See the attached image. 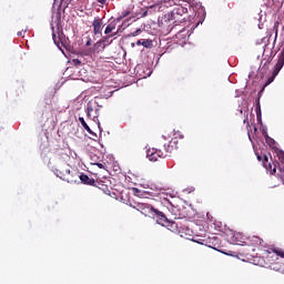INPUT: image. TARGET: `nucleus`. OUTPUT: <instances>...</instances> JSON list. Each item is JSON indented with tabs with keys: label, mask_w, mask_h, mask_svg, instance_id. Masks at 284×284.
<instances>
[{
	"label": "nucleus",
	"mask_w": 284,
	"mask_h": 284,
	"mask_svg": "<svg viewBox=\"0 0 284 284\" xmlns=\"http://www.w3.org/2000/svg\"><path fill=\"white\" fill-rule=\"evenodd\" d=\"M187 8L190 9V6H185V2H179L171 12L160 17L158 19L160 32L168 36L179 23H183L185 21L183 16L187 14Z\"/></svg>",
	"instance_id": "1"
},
{
	"label": "nucleus",
	"mask_w": 284,
	"mask_h": 284,
	"mask_svg": "<svg viewBox=\"0 0 284 284\" xmlns=\"http://www.w3.org/2000/svg\"><path fill=\"white\" fill-rule=\"evenodd\" d=\"M178 3H184V6H189L190 10L195 12V17L196 14H201V12H205L203 4L196 0H163L159 3L145 7L148 17L149 14H154V12H163V10L166 8H172V6H176Z\"/></svg>",
	"instance_id": "2"
},
{
	"label": "nucleus",
	"mask_w": 284,
	"mask_h": 284,
	"mask_svg": "<svg viewBox=\"0 0 284 284\" xmlns=\"http://www.w3.org/2000/svg\"><path fill=\"white\" fill-rule=\"evenodd\" d=\"M57 3H59L58 9L57 11H52L51 16L52 39L57 48L63 52V48H65V36L61 30V3H63V0H54V6Z\"/></svg>",
	"instance_id": "3"
},
{
	"label": "nucleus",
	"mask_w": 284,
	"mask_h": 284,
	"mask_svg": "<svg viewBox=\"0 0 284 284\" xmlns=\"http://www.w3.org/2000/svg\"><path fill=\"white\" fill-rule=\"evenodd\" d=\"M101 108H103V105L99 104V99L95 98L87 103L85 112L88 118L97 123L100 134H103V128H101V122L99 121Z\"/></svg>",
	"instance_id": "4"
},
{
	"label": "nucleus",
	"mask_w": 284,
	"mask_h": 284,
	"mask_svg": "<svg viewBox=\"0 0 284 284\" xmlns=\"http://www.w3.org/2000/svg\"><path fill=\"white\" fill-rule=\"evenodd\" d=\"M265 142L268 145V148H271V150H273V152L276 154L280 163L278 165V173L277 175L280 176L281 181L284 184V151L282 149L278 148V143L275 142V140L271 136L265 138Z\"/></svg>",
	"instance_id": "5"
},
{
	"label": "nucleus",
	"mask_w": 284,
	"mask_h": 284,
	"mask_svg": "<svg viewBox=\"0 0 284 284\" xmlns=\"http://www.w3.org/2000/svg\"><path fill=\"white\" fill-rule=\"evenodd\" d=\"M150 214H152V217L158 223V225H162L165 227V225L170 224V221L168 220V216L165 214L156 209L154 206L146 205Z\"/></svg>",
	"instance_id": "6"
},
{
	"label": "nucleus",
	"mask_w": 284,
	"mask_h": 284,
	"mask_svg": "<svg viewBox=\"0 0 284 284\" xmlns=\"http://www.w3.org/2000/svg\"><path fill=\"white\" fill-rule=\"evenodd\" d=\"M125 17H130V10H125L122 11L121 14L112 20L105 28L104 30V34H112V32H114V30H116V24L121 23V21H123V19H125Z\"/></svg>",
	"instance_id": "7"
},
{
	"label": "nucleus",
	"mask_w": 284,
	"mask_h": 284,
	"mask_svg": "<svg viewBox=\"0 0 284 284\" xmlns=\"http://www.w3.org/2000/svg\"><path fill=\"white\" fill-rule=\"evenodd\" d=\"M257 161H262L263 168H265L266 172H270V174H276V164L272 166V162H270V159L267 155H264L263 158L261 154L255 153Z\"/></svg>",
	"instance_id": "8"
},
{
	"label": "nucleus",
	"mask_w": 284,
	"mask_h": 284,
	"mask_svg": "<svg viewBox=\"0 0 284 284\" xmlns=\"http://www.w3.org/2000/svg\"><path fill=\"white\" fill-rule=\"evenodd\" d=\"M92 28L95 37H103V19L95 17L92 22Z\"/></svg>",
	"instance_id": "9"
},
{
	"label": "nucleus",
	"mask_w": 284,
	"mask_h": 284,
	"mask_svg": "<svg viewBox=\"0 0 284 284\" xmlns=\"http://www.w3.org/2000/svg\"><path fill=\"white\" fill-rule=\"evenodd\" d=\"M250 237H246L245 235H243V233H234L231 236V243H233L234 245H247V242Z\"/></svg>",
	"instance_id": "10"
},
{
	"label": "nucleus",
	"mask_w": 284,
	"mask_h": 284,
	"mask_svg": "<svg viewBox=\"0 0 284 284\" xmlns=\"http://www.w3.org/2000/svg\"><path fill=\"white\" fill-rule=\"evenodd\" d=\"M146 158L149 159V161H159V159L163 158V151L159 149H149L146 151Z\"/></svg>",
	"instance_id": "11"
},
{
	"label": "nucleus",
	"mask_w": 284,
	"mask_h": 284,
	"mask_svg": "<svg viewBox=\"0 0 284 284\" xmlns=\"http://www.w3.org/2000/svg\"><path fill=\"white\" fill-rule=\"evenodd\" d=\"M148 17V10L145 8H139L132 11L130 21H138V19H143Z\"/></svg>",
	"instance_id": "12"
},
{
	"label": "nucleus",
	"mask_w": 284,
	"mask_h": 284,
	"mask_svg": "<svg viewBox=\"0 0 284 284\" xmlns=\"http://www.w3.org/2000/svg\"><path fill=\"white\" fill-rule=\"evenodd\" d=\"M270 63H272V57H268L267 60L260 65V72L262 74H267V71L270 70Z\"/></svg>",
	"instance_id": "13"
},
{
	"label": "nucleus",
	"mask_w": 284,
	"mask_h": 284,
	"mask_svg": "<svg viewBox=\"0 0 284 284\" xmlns=\"http://www.w3.org/2000/svg\"><path fill=\"white\" fill-rule=\"evenodd\" d=\"M81 183H83L84 185H94V179L88 176L84 173H81L79 176Z\"/></svg>",
	"instance_id": "14"
},
{
	"label": "nucleus",
	"mask_w": 284,
	"mask_h": 284,
	"mask_svg": "<svg viewBox=\"0 0 284 284\" xmlns=\"http://www.w3.org/2000/svg\"><path fill=\"white\" fill-rule=\"evenodd\" d=\"M136 45H143V48H152V40H138Z\"/></svg>",
	"instance_id": "15"
},
{
	"label": "nucleus",
	"mask_w": 284,
	"mask_h": 284,
	"mask_svg": "<svg viewBox=\"0 0 284 284\" xmlns=\"http://www.w3.org/2000/svg\"><path fill=\"white\" fill-rule=\"evenodd\" d=\"M189 241H193V243H199L200 245H205V240L195 236V237H187Z\"/></svg>",
	"instance_id": "16"
},
{
	"label": "nucleus",
	"mask_w": 284,
	"mask_h": 284,
	"mask_svg": "<svg viewBox=\"0 0 284 284\" xmlns=\"http://www.w3.org/2000/svg\"><path fill=\"white\" fill-rule=\"evenodd\" d=\"M251 243L252 245H263V240L258 236H253L251 237Z\"/></svg>",
	"instance_id": "17"
},
{
	"label": "nucleus",
	"mask_w": 284,
	"mask_h": 284,
	"mask_svg": "<svg viewBox=\"0 0 284 284\" xmlns=\"http://www.w3.org/2000/svg\"><path fill=\"white\" fill-rule=\"evenodd\" d=\"M273 254H276V256L284 258V251L282 248H273Z\"/></svg>",
	"instance_id": "18"
},
{
	"label": "nucleus",
	"mask_w": 284,
	"mask_h": 284,
	"mask_svg": "<svg viewBox=\"0 0 284 284\" xmlns=\"http://www.w3.org/2000/svg\"><path fill=\"white\" fill-rule=\"evenodd\" d=\"M79 122L81 123L82 128H84V130H90V125H88V122H85L84 118H79Z\"/></svg>",
	"instance_id": "19"
},
{
	"label": "nucleus",
	"mask_w": 284,
	"mask_h": 284,
	"mask_svg": "<svg viewBox=\"0 0 284 284\" xmlns=\"http://www.w3.org/2000/svg\"><path fill=\"white\" fill-rule=\"evenodd\" d=\"M116 34H119V31H116V32H114V33H112V34H106V37H104L103 39H102V42L103 43H105V41H108V39H112V37H116Z\"/></svg>",
	"instance_id": "20"
},
{
	"label": "nucleus",
	"mask_w": 284,
	"mask_h": 284,
	"mask_svg": "<svg viewBox=\"0 0 284 284\" xmlns=\"http://www.w3.org/2000/svg\"><path fill=\"white\" fill-rule=\"evenodd\" d=\"M176 39H181V37H185V29H181L176 34Z\"/></svg>",
	"instance_id": "21"
},
{
	"label": "nucleus",
	"mask_w": 284,
	"mask_h": 284,
	"mask_svg": "<svg viewBox=\"0 0 284 284\" xmlns=\"http://www.w3.org/2000/svg\"><path fill=\"white\" fill-rule=\"evenodd\" d=\"M260 30H263V14H260L258 17V24H257Z\"/></svg>",
	"instance_id": "22"
},
{
	"label": "nucleus",
	"mask_w": 284,
	"mask_h": 284,
	"mask_svg": "<svg viewBox=\"0 0 284 284\" xmlns=\"http://www.w3.org/2000/svg\"><path fill=\"white\" fill-rule=\"evenodd\" d=\"M255 110H256L257 119H261V103H257Z\"/></svg>",
	"instance_id": "23"
},
{
	"label": "nucleus",
	"mask_w": 284,
	"mask_h": 284,
	"mask_svg": "<svg viewBox=\"0 0 284 284\" xmlns=\"http://www.w3.org/2000/svg\"><path fill=\"white\" fill-rule=\"evenodd\" d=\"M87 132H88L91 136H93V141H94V139H98L97 133H95L94 131H92V129L87 130Z\"/></svg>",
	"instance_id": "24"
},
{
	"label": "nucleus",
	"mask_w": 284,
	"mask_h": 284,
	"mask_svg": "<svg viewBox=\"0 0 284 284\" xmlns=\"http://www.w3.org/2000/svg\"><path fill=\"white\" fill-rule=\"evenodd\" d=\"M139 34H141V29H138L134 32H131L130 37H139Z\"/></svg>",
	"instance_id": "25"
},
{
	"label": "nucleus",
	"mask_w": 284,
	"mask_h": 284,
	"mask_svg": "<svg viewBox=\"0 0 284 284\" xmlns=\"http://www.w3.org/2000/svg\"><path fill=\"white\" fill-rule=\"evenodd\" d=\"M54 174L58 176V179H63V173L61 171L55 170Z\"/></svg>",
	"instance_id": "26"
},
{
	"label": "nucleus",
	"mask_w": 284,
	"mask_h": 284,
	"mask_svg": "<svg viewBox=\"0 0 284 284\" xmlns=\"http://www.w3.org/2000/svg\"><path fill=\"white\" fill-rule=\"evenodd\" d=\"M93 165H97L98 168H100V170H105V165H103V163H93Z\"/></svg>",
	"instance_id": "27"
},
{
	"label": "nucleus",
	"mask_w": 284,
	"mask_h": 284,
	"mask_svg": "<svg viewBox=\"0 0 284 284\" xmlns=\"http://www.w3.org/2000/svg\"><path fill=\"white\" fill-rule=\"evenodd\" d=\"M262 134L264 139H267L270 135L267 134V129H262Z\"/></svg>",
	"instance_id": "28"
},
{
	"label": "nucleus",
	"mask_w": 284,
	"mask_h": 284,
	"mask_svg": "<svg viewBox=\"0 0 284 284\" xmlns=\"http://www.w3.org/2000/svg\"><path fill=\"white\" fill-rule=\"evenodd\" d=\"M98 3H101V6H105L108 3V0H97Z\"/></svg>",
	"instance_id": "29"
},
{
	"label": "nucleus",
	"mask_w": 284,
	"mask_h": 284,
	"mask_svg": "<svg viewBox=\"0 0 284 284\" xmlns=\"http://www.w3.org/2000/svg\"><path fill=\"white\" fill-rule=\"evenodd\" d=\"M73 63H74L75 65H79V64L81 63V60L74 59V60H73Z\"/></svg>",
	"instance_id": "30"
},
{
	"label": "nucleus",
	"mask_w": 284,
	"mask_h": 284,
	"mask_svg": "<svg viewBox=\"0 0 284 284\" xmlns=\"http://www.w3.org/2000/svg\"><path fill=\"white\" fill-rule=\"evenodd\" d=\"M85 45H92V39L89 38V40L87 41Z\"/></svg>",
	"instance_id": "31"
},
{
	"label": "nucleus",
	"mask_w": 284,
	"mask_h": 284,
	"mask_svg": "<svg viewBox=\"0 0 284 284\" xmlns=\"http://www.w3.org/2000/svg\"><path fill=\"white\" fill-rule=\"evenodd\" d=\"M244 123H246V125L250 126V121L247 119V114H246V118L244 119Z\"/></svg>",
	"instance_id": "32"
},
{
	"label": "nucleus",
	"mask_w": 284,
	"mask_h": 284,
	"mask_svg": "<svg viewBox=\"0 0 284 284\" xmlns=\"http://www.w3.org/2000/svg\"><path fill=\"white\" fill-rule=\"evenodd\" d=\"M24 32H26V31H19V32H18V37H23Z\"/></svg>",
	"instance_id": "33"
},
{
	"label": "nucleus",
	"mask_w": 284,
	"mask_h": 284,
	"mask_svg": "<svg viewBox=\"0 0 284 284\" xmlns=\"http://www.w3.org/2000/svg\"><path fill=\"white\" fill-rule=\"evenodd\" d=\"M164 150H165L166 152H170V145H165V144H164Z\"/></svg>",
	"instance_id": "34"
},
{
	"label": "nucleus",
	"mask_w": 284,
	"mask_h": 284,
	"mask_svg": "<svg viewBox=\"0 0 284 284\" xmlns=\"http://www.w3.org/2000/svg\"><path fill=\"white\" fill-rule=\"evenodd\" d=\"M239 112H240V114H243V109H240Z\"/></svg>",
	"instance_id": "35"
},
{
	"label": "nucleus",
	"mask_w": 284,
	"mask_h": 284,
	"mask_svg": "<svg viewBox=\"0 0 284 284\" xmlns=\"http://www.w3.org/2000/svg\"><path fill=\"white\" fill-rule=\"evenodd\" d=\"M65 173H67V174H70V169L65 170Z\"/></svg>",
	"instance_id": "36"
},
{
	"label": "nucleus",
	"mask_w": 284,
	"mask_h": 284,
	"mask_svg": "<svg viewBox=\"0 0 284 284\" xmlns=\"http://www.w3.org/2000/svg\"><path fill=\"white\" fill-rule=\"evenodd\" d=\"M248 140L252 142V136L250 135V133H248Z\"/></svg>",
	"instance_id": "37"
},
{
	"label": "nucleus",
	"mask_w": 284,
	"mask_h": 284,
	"mask_svg": "<svg viewBox=\"0 0 284 284\" xmlns=\"http://www.w3.org/2000/svg\"><path fill=\"white\" fill-rule=\"evenodd\" d=\"M166 201V203H170V205H172V203L170 202V200H165Z\"/></svg>",
	"instance_id": "38"
},
{
	"label": "nucleus",
	"mask_w": 284,
	"mask_h": 284,
	"mask_svg": "<svg viewBox=\"0 0 284 284\" xmlns=\"http://www.w3.org/2000/svg\"><path fill=\"white\" fill-rule=\"evenodd\" d=\"M97 45H99V43H95V44H94V48H97Z\"/></svg>",
	"instance_id": "39"
},
{
	"label": "nucleus",
	"mask_w": 284,
	"mask_h": 284,
	"mask_svg": "<svg viewBox=\"0 0 284 284\" xmlns=\"http://www.w3.org/2000/svg\"><path fill=\"white\" fill-rule=\"evenodd\" d=\"M180 139H183V135H180Z\"/></svg>",
	"instance_id": "40"
},
{
	"label": "nucleus",
	"mask_w": 284,
	"mask_h": 284,
	"mask_svg": "<svg viewBox=\"0 0 284 284\" xmlns=\"http://www.w3.org/2000/svg\"><path fill=\"white\" fill-rule=\"evenodd\" d=\"M254 131L256 132V128H254Z\"/></svg>",
	"instance_id": "41"
}]
</instances>
